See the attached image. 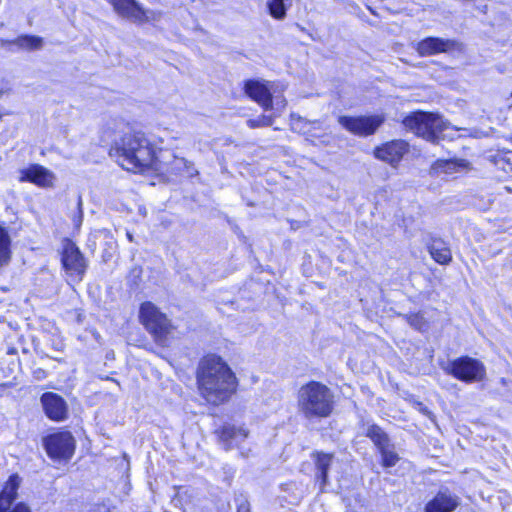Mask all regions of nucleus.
Wrapping results in <instances>:
<instances>
[{
  "label": "nucleus",
  "instance_id": "obj_20",
  "mask_svg": "<svg viewBox=\"0 0 512 512\" xmlns=\"http://www.w3.org/2000/svg\"><path fill=\"white\" fill-rule=\"evenodd\" d=\"M364 434L373 442L378 450L391 445L388 434L377 424H367Z\"/></svg>",
  "mask_w": 512,
  "mask_h": 512
},
{
  "label": "nucleus",
  "instance_id": "obj_9",
  "mask_svg": "<svg viewBox=\"0 0 512 512\" xmlns=\"http://www.w3.org/2000/svg\"><path fill=\"white\" fill-rule=\"evenodd\" d=\"M44 446L49 457L69 460L75 450V439L68 431L51 434L44 439Z\"/></svg>",
  "mask_w": 512,
  "mask_h": 512
},
{
  "label": "nucleus",
  "instance_id": "obj_1",
  "mask_svg": "<svg viewBox=\"0 0 512 512\" xmlns=\"http://www.w3.org/2000/svg\"><path fill=\"white\" fill-rule=\"evenodd\" d=\"M110 155L116 157L122 168L134 173L163 169L155 145L142 131L131 130L124 133L115 140Z\"/></svg>",
  "mask_w": 512,
  "mask_h": 512
},
{
  "label": "nucleus",
  "instance_id": "obj_8",
  "mask_svg": "<svg viewBox=\"0 0 512 512\" xmlns=\"http://www.w3.org/2000/svg\"><path fill=\"white\" fill-rule=\"evenodd\" d=\"M61 262L67 275L75 281L82 280L87 268L86 260L71 240L66 239L63 243Z\"/></svg>",
  "mask_w": 512,
  "mask_h": 512
},
{
  "label": "nucleus",
  "instance_id": "obj_24",
  "mask_svg": "<svg viewBox=\"0 0 512 512\" xmlns=\"http://www.w3.org/2000/svg\"><path fill=\"white\" fill-rule=\"evenodd\" d=\"M11 239L5 228L0 226V267L8 265L11 259Z\"/></svg>",
  "mask_w": 512,
  "mask_h": 512
},
{
  "label": "nucleus",
  "instance_id": "obj_7",
  "mask_svg": "<svg viewBox=\"0 0 512 512\" xmlns=\"http://www.w3.org/2000/svg\"><path fill=\"white\" fill-rule=\"evenodd\" d=\"M339 124L350 133L359 137H368L376 133L379 127L385 122L383 114L361 115V116H340Z\"/></svg>",
  "mask_w": 512,
  "mask_h": 512
},
{
  "label": "nucleus",
  "instance_id": "obj_37",
  "mask_svg": "<svg viewBox=\"0 0 512 512\" xmlns=\"http://www.w3.org/2000/svg\"><path fill=\"white\" fill-rule=\"evenodd\" d=\"M281 104H282V107H285V104H286V103H285V100H283V101L281 102Z\"/></svg>",
  "mask_w": 512,
  "mask_h": 512
},
{
  "label": "nucleus",
  "instance_id": "obj_30",
  "mask_svg": "<svg viewBox=\"0 0 512 512\" xmlns=\"http://www.w3.org/2000/svg\"><path fill=\"white\" fill-rule=\"evenodd\" d=\"M77 212L72 216V221L76 227H80L83 221L82 199L81 196L77 200Z\"/></svg>",
  "mask_w": 512,
  "mask_h": 512
},
{
  "label": "nucleus",
  "instance_id": "obj_35",
  "mask_svg": "<svg viewBox=\"0 0 512 512\" xmlns=\"http://www.w3.org/2000/svg\"><path fill=\"white\" fill-rule=\"evenodd\" d=\"M127 238L129 239V241H133V236L131 233L127 232Z\"/></svg>",
  "mask_w": 512,
  "mask_h": 512
},
{
  "label": "nucleus",
  "instance_id": "obj_38",
  "mask_svg": "<svg viewBox=\"0 0 512 512\" xmlns=\"http://www.w3.org/2000/svg\"><path fill=\"white\" fill-rule=\"evenodd\" d=\"M511 141H512V133H511Z\"/></svg>",
  "mask_w": 512,
  "mask_h": 512
},
{
  "label": "nucleus",
  "instance_id": "obj_16",
  "mask_svg": "<svg viewBox=\"0 0 512 512\" xmlns=\"http://www.w3.org/2000/svg\"><path fill=\"white\" fill-rule=\"evenodd\" d=\"M53 180V173L39 164H32L20 170V181L22 182L27 181L41 187H48L52 185Z\"/></svg>",
  "mask_w": 512,
  "mask_h": 512
},
{
  "label": "nucleus",
  "instance_id": "obj_25",
  "mask_svg": "<svg viewBox=\"0 0 512 512\" xmlns=\"http://www.w3.org/2000/svg\"><path fill=\"white\" fill-rule=\"evenodd\" d=\"M267 5L271 16L282 20L286 16L287 8L291 5V0H268Z\"/></svg>",
  "mask_w": 512,
  "mask_h": 512
},
{
  "label": "nucleus",
  "instance_id": "obj_11",
  "mask_svg": "<svg viewBox=\"0 0 512 512\" xmlns=\"http://www.w3.org/2000/svg\"><path fill=\"white\" fill-rule=\"evenodd\" d=\"M409 144L408 142L398 139L384 143L374 149V156L382 160L393 167H396L403 156L408 153Z\"/></svg>",
  "mask_w": 512,
  "mask_h": 512
},
{
  "label": "nucleus",
  "instance_id": "obj_12",
  "mask_svg": "<svg viewBox=\"0 0 512 512\" xmlns=\"http://www.w3.org/2000/svg\"><path fill=\"white\" fill-rule=\"evenodd\" d=\"M460 44L452 39L439 37H426L416 45V51L422 57L432 56L439 53H448L458 49Z\"/></svg>",
  "mask_w": 512,
  "mask_h": 512
},
{
  "label": "nucleus",
  "instance_id": "obj_28",
  "mask_svg": "<svg viewBox=\"0 0 512 512\" xmlns=\"http://www.w3.org/2000/svg\"><path fill=\"white\" fill-rule=\"evenodd\" d=\"M457 162L453 160H437L431 167V169L438 173H452L456 170Z\"/></svg>",
  "mask_w": 512,
  "mask_h": 512
},
{
  "label": "nucleus",
  "instance_id": "obj_4",
  "mask_svg": "<svg viewBox=\"0 0 512 512\" xmlns=\"http://www.w3.org/2000/svg\"><path fill=\"white\" fill-rule=\"evenodd\" d=\"M404 127L427 141L436 143L438 134L444 130L442 118L423 111L412 112L403 119Z\"/></svg>",
  "mask_w": 512,
  "mask_h": 512
},
{
  "label": "nucleus",
  "instance_id": "obj_34",
  "mask_svg": "<svg viewBox=\"0 0 512 512\" xmlns=\"http://www.w3.org/2000/svg\"><path fill=\"white\" fill-rule=\"evenodd\" d=\"M7 44H8V40H4V39H1V38H0V45H1L2 47H5Z\"/></svg>",
  "mask_w": 512,
  "mask_h": 512
},
{
  "label": "nucleus",
  "instance_id": "obj_32",
  "mask_svg": "<svg viewBox=\"0 0 512 512\" xmlns=\"http://www.w3.org/2000/svg\"><path fill=\"white\" fill-rule=\"evenodd\" d=\"M9 512H31V509L25 503L19 502Z\"/></svg>",
  "mask_w": 512,
  "mask_h": 512
},
{
  "label": "nucleus",
  "instance_id": "obj_6",
  "mask_svg": "<svg viewBox=\"0 0 512 512\" xmlns=\"http://www.w3.org/2000/svg\"><path fill=\"white\" fill-rule=\"evenodd\" d=\"M445 370L454 378L467 383L481 381L486 375L484 364L469 356H461L450 361Z\"/></svg>",
  "mask_w": 512,
  "mask_h": 512
},
{
  "label": "nucleus",
  "instance_id": "obj_23",
  "mask_svg": "<svg viewBox=\"0 0 512 512\" xmlns=\"http://www.w3.org/2000/svg\"><path fill=\"white\" fill-rule=\"evenodd\" d=\"M333 459L332 454L318 453L316 458V467L319 472L318 478L321 479V486H325L328 481V470Z\"/></svg>",
  "mask_w": 512,
  "mask_h": 512
},
{
  "label": "nucleus",
  "instance_id": "obj_26",
  "mask_svg": "<svg viewBox=\"0 0 512 512\" xmlns=\"http://www.w3.org/2000/svg\"><path fill=\"white\" fill-rule=\"evenodd\" d=\"M382 456V465L384 467H393L399 460L398 454L394 451V446L391 444L384 449L379 450Z\"/></svg>",
  "mask_w": 512,
  "mask_h": 512
},
{
  "label": "nucleus",
  "instance_id": "obj_18",
  "mask_svg": "<svg viewBox=\"0 0 512 512\" xmlns=\"http://www.w3.org/2000/svg\"><path fill=\"white\" fill-rule=\"evenodd\" d=\"M248 433L243 428H236L235 426L226 425L220 431V441L224 449L229 450L237 447L247 437Z\"/></svg>",
  "mask_w": 512,
  "mask_h": 512
},
{
  "label": "nucleus",
  "instance_id": "obj_29",
  "mask_svg": "<svg viewBox=\"0 0 512 512\" xmlns=\"http://www.w3.org/2000/svg\"><path fill=\"white\" fill-rule=\"evenodd\" d=\"M274 122L273 116L270 115H262L257 119H249L247 120V125L250 128H259V127H268L271 126Z\"/></svg>",
  "mask_w": 512,
  "mask_h": 512
},
{
  "label": "nucleus",
  "instance_id": "obj_5",
  "mask_svg": "<svg viewBox=\"0 0 512 512\" xmlns=\"http://www.w3.org/2000/svg\"><path fill=\"white\" fill-rule=\"evenodd\" d=\"M139 318L155 341L163 345L171 331V324L166 315L151 302H145L140 307Z\"/></svg>",
  "mask_w": 512,
  "mask_h": 512
},
{
  "label": "nucleus",
  "instance_id": "obj_21",
  "mask_svg": "<svg viewBox=\"0 0 512 512\" xmlns=\"http://www.w3.org/2000/svg\"><path fill=\"white\" fill-rule=\"evenodd\" d=\"M162 166L164 170H170L177 174H182L184 172V168H191V171H188V177H193L198 174L197 169L194 167L193 163L180 157H173V160L171 163L165 164L162 162Z\"/></svg>",
  "mask_w": 512,
  "mask_h": 512
},
{
  "label": "nucleus",
  "instance_id": "obj_2",
  "mask_svg": "<svg viewBox=\"0 0 512 512\" xmlns=\"http://www.w3.org/2000/svg\"><path fill=\"white\" fill-rule=\"evenodd\" d=\"M197 382L202 396L214 405L228 400L236 390L234 373L216 355H208L200 361Z\"/></svg>",
  "mask_w": 512,
  "mask_h": 512
},
{
  "label": "nucleus",
  "instance_id": "obj_19",
  "mask_svg": "<svg viewBox=\"0 0 512 512\" xmlns=\"http://www.w3.org/2000/svg\"><path fill=\"white\" fill-rule=\"evenodd\" d=\"M431 257L441 265H447L452 261L450 248L442 239H432L428 245Z\"/></svg>",
  "mask_w": 512,
  "mask_h": 512
},
{
  "label": "nucleus",
  "instance_id": "obj_27",
  "mask_svg": "<svg viewBox=\"0 0 512 512\" xmlns=\"http://www.w3.org/2000/svg\"><path fill=\"white\" fill-rule=\"evenodd\" d=\"M404 317L406 321L416 330L424 331L428 327L427 322L421 313L406 314Z\"/></svg>",
  "mask_w": 512,
  "mask_h": 512
},
{
  "label": "nucleus",
  "instance_id": "obj_10",
  "mask_svg": "<svg viewBox=\"0 0 512 512\" xmlns=\"http://www.w3.org/2000/svg\"><path fill=\"white\" fill-rule=\"evenodd\" d=\"M108 2L119 16L134 23L148 22L153 15L152 11L145 10L136 0H108Z\"/></svg>",
  "mask_w": 512,
  "mask_h": 512
},
{
  "label": "nucleus",
  "instance_id": "obj_22",
  "mask_svg": "<svg viewBox=\"0 0 512 512\" xmlns=\"http://www.w3.org/2000/svg\"><path fill=\"white\" fill-rule=\"evenodd\" d=\"M8 44H14L24 50H39L42 48L43 39L39 36L21 35L14 40H8Z\"/></svg>",
  "mask_w": 512,
  "mask_h": 512
},
{
  "label": "nucleus",
  "instance_id": "obj_31",
  "mask_svg": "<svg viewBox=\"0 0 512 512\" xmlns=\"http://www.w3.org/2000/svg\"><path fill=\"white\" fill-rule=\"evenodd\" d=\"M237 512H251L250 503L246 498L237 499Z\"/></svg>",
  "mask_w": 512,
  "mask_h": 512
},
{
  "label": "nucleus",
  "instance_id": "obj_15",
  "mask_svg": "<svg viewBox=\"0 0 512 512\" xmlns=\"http://www.w3.org/2000/svg\"><path fill=\"white\" fill-rule=\"evenodd\" d=\"M41 404L47 417L54 421H62L67 418L66 401L58 394L46 392L41 396Z\"/></svg>",
  "mask_w": 512,
  "mask_h": 512
},
{
  "label": "nucleus",
  "instance_id": "obj_36",
  "mask_svg": "<svg viewBox=\"0 0 512 512\" xmlns=\"http://www.w3.org/2000/svg\"><path fill=\"white\" fill-rule=\"evenodd\" d=\"M188 171H191V168H184V172L182 174H185L188 176Z\"/></svg>",
  "mask_w": 512,
  "mask_h": 512
},
{
  "label": "nucleus",
  "instance_id": "obj_3",
  "mask_svg": "<svg viewBox=\"0 0 512 512\" xmlns=\"http://www.w3.org/2000/svg\"><path fill=\"white\" fill-rule=\"evenodd\" d=\"M297 409L306 420L327 418L334 409V394L325 384L310 381L297 392Z\"/></svg>",
  "mask_w": 512,
  "mask_h": 512
},
{
  "label": "nucleus",
  "instance_id": "obj_33",
  "mask_svg": "<svg viewBox=\"0 0 512 512\" xmlns=\"http://www.w3.org/2000/svg\"><path fill=\"white\" fill-rule=\"evenodd\" d=\"M94 512H109L108 509L106 508V506L102 505V506H98Z\"/></svg>",
  "mask_w": 512,
  "mask_h": 512
},
{
  "label": "nucleus",
  "instance_id": "obj_17",
  "mask_svg": "<svg viewBox=\"0 0 512 512\" xmlns=\"http://www.w3.org/2000/svg\"><path fill=\"white\" fill-rule=\"evenodd\" d=\"M21 478L18 474H12L5 482L0 492V512H9L11 505L16 500Z\"/></svg>",
  "mask_w": 512,
  "mask_h": 512
},
{
  "label": "nucleus",
  "instance_id": "obj_13",
  "mask_svg": "<svg viewBox=\"0 0 512 512\" xmlns=\"http://www.w3.org/2000/svg\"><path fill=\"white\" fill-rule=\"evenodd\" d=\"M243 89L245 94L257 102L264 110L273 109V98L267 82L249 79L244 82Z\"/></svg>",
  "mask_w": 512,
  "mask_h": 512
},
{
  "label": "nucleus",
  "instance_id": "obj_14",
  "mask_svg": "<svg viewBox=\"0 0 512 512\" xmlns=\"http://www.w3.org/2000/svg\"><path fill=\"white\" fill-rule=\"evenodd\" d=\"M460 505V498L447 487H442L425 506V512H453Z\"/></svg>",
  "mask_w": 512,
  "mask_h": 512
}]
</instances>
